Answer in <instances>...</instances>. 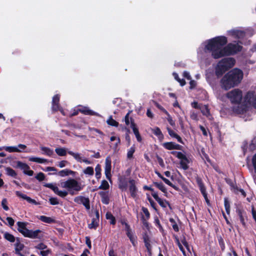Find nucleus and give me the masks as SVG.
I'll return each instance as SVG.
<instances>
[{"mask_svg":"<svg viewBox=\"0 0 256 256\" xmlns=\"http://www.w3.org/2000/svg\"><path fill=\"white\" fill-rule=\"evenodd\" d=\"M244 76L243 72L238 68H234L228 72L220 80L222 88L228 90L234 88L240 83Z\"/></svg>","mask_w":256,"mask_h":256,"instance_id":"f257e3e1","label":"nucleus"},{"mask_svg":"<svg viewBox=\"0 0 256 256\" xmlns=\"http://www.w3.org/2000/svg\"><path fill=\"white\" fill-rule=\"evenodd\" d=\"M228 42L227 38L225 36H218L208 40L205 48L212 52V56L214 59H218L214 56V54H218L222 48Z\"/></svg>","mask_w":256,"mask_h":256,"instance_id":"f03ea898","label":"nucleus"},{"mask_svg":"<svg viewBox=\"0 0 256 256\" xmlns=\"http://www.w3.org/2000/svg\"><path fill=\"white\" fill-rule=\"evenodd\" d=\"M242 46L238 43H229L227 46L222 48V50L218 54H214L216 58H220L224 56L234 55L240 52Z\"/></svg>","mask_w":256,"mask_h":256,"instance_id":"7ed1b4c3","label":"nucleus"},{"mask_svg":"<svg viewBox=\"0 0 256 256\" xmlns=\"http://www.w3.org/2000/svg\"><path fill=\"white\" fill-rule=\"evenodd\" d=\"M62 187L68 189L70 194L73 196L76 194L74 191H80L83 189L84 186L82 185L75 179L69 178L63 183Z\"/></svg>","mask_w":256,"mask_h":256,"instance_id":"20e7f679","label":"nucleus"},{"mask_svg":"<svg viewBox=\"0 0 256 256\" xmlns=\"http://www.w3.org/2000/svg\"><path fill=\"white\" fill-rule=\"evenodd\" d=\"M226 96L230 99L232 103L239 104L240 103L242 100V92L238 88L234 89L228 92Z\"/></svg>","mask_w":256,"mask_h":256,"instance_id":"39448f33","label":"nucleus"},{"mask_svg":"<svg viewBox=\"0 0 256 256\" xmlns=\"http://www.w3.org/2000/svg\"><path fill=\"white\" fill-rule=\"evenodd\" d=\"M196 180L200 190L204 197L205 200L208 204H210V200L208 198V194L206 191V188L204 184L202 178L198 176L196 177Z\"/></svg>","mask_w":256,"mask_h":256,"instance_id":"423d86ee","label":"nucleus"},{"mask_svg":"<svg viewBox=\"0 0 256 256\" xmlns=\"http://www.w3.org/2000/svg\"><path fill=\"white\" fill-rule=\"evenodd\" d=\"M235 60L232 58H225L222 59L218 63L222 67L228 70L232 68L235 64Z\"/></svg>","mask_w":256,"mask_h":256,"instance_id":"0eeeda50","label":"nucleus"},{"mask_svg":"<svg viewBox=\"0 0 256 256\" xmlns=\"http://www.w3.org/2000/svg\"><path fill=\"white\" fill-rule=\"evenodd\" d=\"M16 167L23 170L24 174L26 175L32 176L34 174V171L30 170L29 166L26 163H24L20 161H17Z\"/></svg>","mask_w":256,"mask_h":256,"instance_id":"6e6552de","label":"nucleus"},{"mask_svg":"<svg viewBox=\"0 0 256 256\" xmlns=\"http://www.w3.org/2000/svg\"><path fill=\"white\" fill-rule=\"evenodd\" d=\"M74 202L78 204H82L87 210L90 208V202L88 198L84 196H78L74 198Z\"/></svg>","mask_w":256,"mask_h":256,"instance_id":"1a4fd4ad","label":"nucleus"},{"mask_svg":"<svg viewBox=\"0 0 256 256\" xmlns=\"http://www.w3.org/2000/svg\"><path fill=\"white\" fill-rule=\"evenodd\" d=\"M112 161L110 156H108L105 161L104 174L106 178L110 181L111 180L112 174Z\"/></svg>","mask_w":256,"mask_h":256,"instance_id":"9d476101","label":"nucleus"},{"mask_svg":"<svg viewBox=\"0 0 256 256\" xmlns=\"http://www.w3.org/2000/svg\"><path fill=\"white\" fill-rule=\"evenodd\" d=\"M142 238L148 253L150 256H151L152 254V246L150 244V238L147 232H146L142 234Z\"/></svg>","mask_w":256,"mask_h":256,"instance_id":"9b49d317","label":"nucleus"},{"mask_svg":"<svg viewBox=\"0 0 256 256\" xmlns=\"http://www.w3.org/2000/svg\"><path fill=\"white\" fill-rule=\"evenodd\" d=\"M128 182L130 184L129 190L130 196L132 198H134L137 196V192L138 191V189L136 186V181L134 179H130L128 180Z\"/></svg>","mask_w":256,"mask_h":256,"instance_id":"f8f14e48","label":"nucleus"},{"mask_svg":"<svg viewBox=\"0 0 256 256\" xmlns=\"http://www.w3.org/2000/svg\"><path fill=\"white\" fill-rule=\"evenodd\" d=\"M237 106L232 107V110L237 114H244L248 110V106L245 104H238Z\"/></svg>","mask_w":256,"mask_h":256,"instance_id":"ddd939ff","label":"nucleus"},{"mask_svg":"<svg viewBox=\"0 0 256 256\" xmlns=\"http://www.w3.org/2000/svg\"><path fill=\"white\" fill-rule=\"evenodd\" d=\"M152 196L155 199V200L158 203L160 206L163 208H166L167 206H170V204L169 202L166 200H162L158 196V194L157 192H154L152 194Z\"/></svg>","mask_w":256,"mask_h":256,"instance_id":"4468645a","label":"nucleus"},{"mask_svg":"<svg viewBox=\"0 0 256 256\" xmlns=\"http://www.w3.org/2000/svg\"><path fill=\"white\" fill-rule=\"evenodd\" d=\"M130 127L133 130L138 142H141L142 141V138L139 132L138 129L134 122V120L132 118H130Z\"/></svg>","mask_w":256,"mask_h":256,"instance_id":"2eb2a0df","label":"nucleus"},{"mask_svg":"<svg viewBox=\"0 0 256 256\" xmlns=\"http://www.w3.org/2000/svg\"><path fill=\"white\" fill-rule=\"evenodd\" d=\"M236 212L239 216L240 222L244 228L246 227V222L245 221V218H246V212L242 208H236Z\"/></svg>","mask_w":256,"mask_h":256,"instance_id":"dca6fc26","label":"nucleus"},{"mask_svg":"<svg viewBox=\"0 0 256 256\" xmlns=\"http://www.w3.org/2000/svg\"><path fill=\"white\" fill-rule=\"evenodd\" d=\"M26 148V146L23 144H19L18 146V147L16 146H7L6 148V150L7 152H22V150L20 149H22V150H24Z\"/></svg>","mask_w":256,"mask_h":256,"instance_id":"f3484780","label":"nucleus"},{"mask_svg":"<svg viewBox=\"0 0 256 256\" xmlns=\"http://www.w3.org/2000/svg\"><path fill=\"white\" fill-rule=\"evenodd\" d=\"M182 157L178 158L180 160V168L184 170H187L189 168L188 164L190 162V160L184 154H182Z\"/></svg>","mask_w":256,"mask_h":256,"instance_id":"a211bd4d","label":"nucleus"},{"mask_svg":"<svg viewBox=\"0 0 256 256\" xmlns=\"http://www.w3.org/2000/svg\"><path fill=\"white\" fill-rule=\"evenodd\" d=\"M60 96L58 94L54 95L52 100V110L55 112L58 111L60 108Z\"/></svg>","mask_w":256,"mask_h":256,"instance_id":"6ab92c4d","label":"nucleus"},{"mask_svg":"<svg viewBox=\"0 0 256 256\" xmlns=\"http://www.w3.org/2000/svg\"><path fill=\"white\" fill-rule=\"evenodd\" d=\"M17 196L20 197V198H23L24 200H26L30 204H34V205H37L38 202L35 200L32 199L30 197L27 196L26 194H24L22 193L20 191H16L15 192Z\"/></svg>","mask_w":256,"mask_h":256,"instance_id":"aec40b11","label":"nucleus"},{"mask_svg":"<svg viewBox=\"0 0 256 256\" xmlns=\"http://www.w3.org/2000/svg\"><path fill=\"white\" fill-rule=\"evenodd\" d=\"M76 174V172H74L72 170H68V169H64L62 170H60L58 173L57 172H54L52 173V174H56L59 176H60L62 177H64L66 176H68V175H72L73 176H74L75 174ZM52 174L49 173V174Z\"/></svg>","mask_w":256,"mask_h":256,"instance_id":"412c9836","label":"nucleus"},{"mask_svg":"<svg viewBox=\"0 0 256 256\" xmlns=\"http://www.w3.org/2000/svg\"><path fill=\"white\" fill-rule=\"evenodd\" d=\"M78 110L80 112L85 115L96 116H98V114L97 112L90 110L88 107L86 106H83L80 108H78Z\"/></svg>","mask_w":256,"mask_h":256,"instance_id":"4be33fe9","label":"nucleus"},{"mask_svg":"<svg viewBox=\"0 0 256 256\" xmlns=\"http://www.w3.org/2000/svg\"><path fill=\"white\" fill-rule=\"evenodd\" d=\"M118 187L122 190H125L128 187L127 180L125 176L118 178Z\"/></svg>","mask_w":256,"mask_h":256,"instance_id":"5701e85b","label":"nucleus"},{"mask_svg":"<svg viewBox=\"0 0 256 256\" xmlns=\"http://www.w3.org/2000/svg\"><path fill=\"white\" fill-rule=\"evenodd\" d=\"M227 70H228L222 67L220 64L218 63L217 66L216 67L215 74L217 78H219L221 77Z\"/></svg>","mask_w":256,"mask_h":256,"instance_id":"b1692460","label":"nucleus"},{"mask_svg":"<svg viewBox=\"0 0 256 256\" xmlns=\"http://www.w3.org/2000/svg\"><path fill=\"white\" fill-rule=\"evenodd\" d=\"M231 35L237 38H242L245 36L246 33L241 30H234L230 32Z\"/></svg>","mask_w":256,"mask_h":256,"instance_id":"393cba45","label":"nucleus"},{"mask_svg":"<svg viewBox=\"0 0 256 256\" xmlns=\"http://www.w3.org/2000/svg\"><path fill=\"white\" fill-rule=\"evenodd\" d=\"M101 198L102 202L105 204H108L110 202V198L108 192L101 191L99 192Z\"/></svg>","mask_w":256,"mask_h":256,"instance_id":"a878e982","label":"nucleus"},{"mask_svg":"<svg viewBox=\"0 0 256 256\" xmlns=\"http://www.w3.org/2000/svg\"><path fill=\"white\" fill-rule=\"evenodd\" d=\"M152 133L158 137L160 142H162L164 140V134L158 127H155L152 130Z\"/></svg>","mask_w":256,"mask_h":256,"instance_id":"bb28decb","label":"nucleus"},{"mask_svg":"<svg viewBox=\"0 0 256 256\" xmlns=\"http://www.w3.org/2000/svg\"><path fill=\"white\" fill-rule=\"evenodd\" d=\"M38 218L42 222L47 224H54L56 222L54 219L45 216H40L38 217Z\"/></svg>","mask_w":256,"mask_h":256,"instance_id":"cd10ccee","label":"nucleus"},{"mask_svg":"<svg viewBox=\"0 0 256 256\" xmlns=\"http://www.w3.org/2000/svg\"><path fill=\"white\" fill-rule=\"evenodd\" d=\"M154 185L155 186H156L162 192L164 193L165 194L164 195L166 196H167L166 189V188L164 186L162 182H154Z\"/></svg>","mask_w":256,"mask_h":256,"instance_id":"c85d7f7f","label":"nucleus"},{"mask_svg":"<svg viewBox=\"0 0 256 256\" xmlns=\"http://www.w3.org/2000/svg\"><path fill=\"white\" fill-rule=\"evenodd\" d=\"M6 174L10 176L16 178L17 176V173L12 168L10 167H6L5 168Z\"/></svg>","mask_w":256,"mask_h":256,"instance_id":"c756f323","label":"nucleus"},{"mask_svg":"<svg viewBox=\"0 0 256 256\" xmlns=\"http://www.w3.org/2000/svg\"><path fill=\"white\" fill-rule=\"evenodd\" d=\"M56 154L60 156H65L67 154L66 150L64 148H58L55 149Z\"/></svg>","mask_w":256,"mask_h":256,"instance_id":"7c9ffc66","label":"nucleus"},{"mask_svg":"<svg viewBox=\"0 0 256 256\" xmlns=\"http://www.w3.org/2000/svg\"><path fill=\"white\" fill-rule=\"evenodd\" d=\"M40 150L44 152L43 154L48 156H51L54 154L53 150L49 148L42 146L40 148Z\"/></svg>","mask_w":256,"mask_h":256,"instance_id":"2f4dec72","label":"nucleus"},{"mask_svg":"<svg viewBox=\"0 0 256 256\" xmlns=\"http://www.w3.org/2000/svg\"><path fill=\"white\" fill-rule=\"evenodd\" d=\"M29 160L32 162H36L39 164H44L48 162V160L44 158H42L37 157H30Z\"/></svg>","mask_w":256,"mask_h":256,"instance_id":"473e14b6","label":"nucleus"},{"mask_svg":"<svg viewBox=\"0 0 256 256\" xmlns=\"http://www.w3.org/2000/svg\"><path fill=\"white\" fill-rule=\"evenodd\" d=\"M99 220L92 218L91 224H88V228L90 229H96L99 225Z\"/></svg>","mask_w":256,"mask_h":256,"instance_id":"72a5a7b5","label":"nucleus"},{"mask_svg":"<svg viewBox=\"0 0 256 256\" xmlns=\"http://www.w3.org/2000/svg\"><path fill=\"white\" fill-rule=\"evenodd\" d=\"M24 248V244H21L20 242L19 238H16V242L15 244V250L16 252H20L23 250Z\"/></svg>","mask_w":256,"mask_h":256,"instance_id":"f704fd0d","label":"nucleus"},{"mask_svg":"<svg viewBox=\"0 0 256 256\" xmlns=\"http://www.w3.org/2000/svg\"><path fill=\"white\" fill-rule=\"evenodd\" d=\"M4 238L10 242H14L16 240V238L12 234L6 232L4 234Z\"/></svg>","mask_w":256,"mask_h":256,"instance_id":"c9c22d12","label":"nucleus"},{"mask_svg":"<svg viewBox=\"0 0 256 256\" xmlns=\"http://www.w3.org/2000/svg\"><path fill=\"white\" fill-rule=\"evenodd\" d=\"M203 115L208 116L210 115V112L208 105H204L200 109Z\"/></svg>","mask_w":256,"mask_h":256,"instance_id":"e433bc0d","label":"nucleus"},{"mask_svg":"<svg viewBox=\"0 0 256 256\" xmlns=\"http://www.w3.org/2000/svg\"><path fill=\"white\" fill-rule=\"evenodd\" d=\"M107 220H110V224L114 225L116 224V220L115 217L110 212H107L106 215Z\"/></svg>","mask_w":256,"mask_h":256,"instance_id":"4c0bfd02","label":"nucleus"},{"mask_svg":"<svg viewBox=\"0 0 256 256\" xmlns=\"http://www.w3.org/2000/svg\"><path fill=\"white\" fill-rule=\"evenodd\" d=\"M174 142H166L162 144L163 147L168 150H174Z\"/></svg>","mask_w":256,"mask_h":256,"instance_id":"58836bf2","label":"nucleus"},{"mask_svg":"<svg viewBox=\"0 0 256 256\" xmlns=\"http://www.w3.org/2000/svg\"><path fill=\"white\" fill-rule=\"evenodd\" d=\"M68 153L70 156H72L78 162H82V159L80 154L78 153H75L72 151H68Z\"/></svg>","mask_w":256,"mask_h":256,"instance_id":"ea45409f","label":"nucleus"},{"mask_svg":"<svg viewBox=\"0 0 256 256\" xmlns=\"http://www.w3.org/2000/svg\"><path fill=\"white\" fill-rule=\"evenodd\" d=\"M173 76H174V79L177 80L180 84L181 86H184L186 84V81L184 79H180L178 75V74L176 72H174L172 74Z\"/></svg>","mask_w":256,"mask_h":256,"instance_id":"a19ab883","label":"nucleus"},{"mask_svg":"<svg viewBox=\"0 0 256 256\" xmlns=\"http://www.w3.org/2000/svg\"><path fill=\"white\" fill-rule=\"evenodd\" d=\"M107 124L111 126L118 127V122L116 120L113 119L112 116H110L106 121Z\"/></svg>","mask_w":256,"mask_h":256,"instance_id":"79ce46f5","label":"nucleus"},{"mask_svg":"<svg viewBox=\"0 0 256 256\" xmlns=\"http://www.w3.org/2000/svg\"><path fill=\"white\" fill-rule=\"evenodd\" d=\"M17 225L18 226V230L20 232L26 228V222H17Z\"/></svg>","mask_w":256,"mask_h":256,"instance_id":"37998d69","label":"nucleus"},{"mask_svg":"<svg viewBox=\"0 0 256 256\" xmlns=\"http://www.w3.org/2000/svg\"><path fill=\"white\" fill-rule=\"evenodd\" d=\"M101 166L100 164H98L95 168L96 178L98 180L101 178Z\"/></svg>","mask_w":256,"mask_h":256,"instance_id":"c03bdc74","label":"nucleus"},{"mask_svg":"<svg viewBox=\"0 0 256 256\" xmlns=\"http://www.w3.org/2000/svg\"><path fill=\"white\" fill-rule=\"evenodd\" d=\"M162 180L168 185L169 186L172 187L173 188H174L175 190H177V191H180V188L173 184L168 179L166 178H163Z\"/></svg>","mask_w":256,"mask_h":256,"instance_id":"a18cd8bd","label":"nucleus"},{"mask_svg":"<svg viewBox=\"0 0 256 256\" xmlns=\"http://www.w3.org/2000/svg\"><path fill=\"white\" fill-rule=\"evenodd\" d=\"M154 223L155 226L158 228L160 231L161 232H163L164 231V228H163L162 226L161 225V224L160 223V221L158 216H156L154 218Z\"/></svg>","mask_w":256,"mask_h":256,"instance_id":"49530a36","label":"nucleus"},{"mask_svg":"<svg viewBox=\"0 0 256 256\" xmlns=\"http://www.w3.org/2000/svg\"><path fill=\"white\" fill-rule=\"evenodd\" d=\"M110 188L109 184L108 182L106 180H102V181L101 184L99 186V189L106 190H108Z\"/></svg>","mask_w":256,"mask_h":256,"instance_id":"de8ad7c7","label":"nucleus"},{"mask_svg":"<svg viewBox=\"0 0 256 256\" xmlns=\"http://www.w3.org/2000/svg\"><path fill=\"white\" fill-rule=\"evenodd\" d=\"M218 242L219 245L220 247L221 250L222 252H224L225 250V244L224 240L223 238L221 236H218Z\"/></svg>","mask_w":256,"mask_h":256,"instance_id":"09e8293b","label":"nucleus"},{"mask_svg":"<svg viewBox=\"0 0 256 256\" xmlns=\"http://www.w3.org/2000/svg\"><path fill=\"white\" fill-rule=\"evenodd\" d=\"M135 152V147L134 146L130 147V148L128 150L127 152V158L129 160H130L133 158V154Z\"/></svg>","mask_w":256,"mask_h":256,"instance_id":"8fccbe9b","label":"nucleus"},{"mask_svg":"<svg viewBox=\"0 0 256 256\" xmlns=\"http://www.w3.org/2000/svg\"><path fill=\"white\" fill-rule=\"evenodd\" d=\"M224 208H225L226 212L228 214H230V202L228 200V198H224Z\"/></svg>","mask_w":256,"mask_h":256,"instance_id":"3c124183","label":"nucleus"},{"mask_svg":"<svg viewBox=\"0 0 256 256\" xmlns=\"http://www.w3.org/2000/svg\"><path fill=\"white\" fill-rule=\"evenodd\" d=\"M224 180L227 184H228L234 190H238V187L235 185L232 180L229 178H225Z\"/></svg>","mask_w":256,"mask_h":256,"instance_id":"603ef678","label":"nucleus"},{"mask_svg":"<svg viewBox=\"0 0 256 256\" xmlns=\"http://www.w3.org/2000/svg\"><path fill=\"white\" fill-rule=\"evenodd\" d=\"M84 173L86 174L92 176L94 174V168L92 166H88L83 171Z\"/></svg>","mask_w":256,"mask_h":256,"instance_id":"864d4df0","label":"nucleus"},{"mask_svg":"<svg viewBox=\"0 0 256 256\" xmlns=\"http://www.w3.org/2000/svg\"><path fill=\"white\" fill-rule=\"evenodd\" d=\"M120 222L124 226V230L126 232V233L132 232L130 225L126 222V220H122Z\"/></svg>","mask_w":256,"mask_h":256,"instance_id":"5fc2aeb1","label":"nucleus"},{"mask_svg":"<svg viewBox=\"0 0 256 256\" xmlns=\"http://www.w3.org/2000/svg\"><path fill=\"white\" fill-rule=\"evenodd\" d=\"M54 193L62 198H64L68 194V192L66 191L60 190L58 188H57V190H56Z\"/></svg>","mask_w":256,"mask_h":256,"instance_id":"6e6d98bb","label":"nucleus"},{"mask_svg":"<svg viewBox=\"0 0 256 256\" xmlns=\"http://www.w3.org/2000/svg\"><path fill=\"white\" fill-rule=\"evenodd\" d=\"M44 186L46 188H50L53 190L54 192H56V190H57L58 186L52 183H44Z\"/></svg>","mask_w":256,"mask_h":256,"instance_id":"4d7b16f0","label":"nucleus"},{"mask_svg":"<svg viewBox=\"0 0 256 256\" xmlns=\"http://www.w3.org/2000/svg\"><path fill=\"white\" fill-rule=\"evenodd\" d=\"M126 234L127 236L129 238L130 242L132 243L133 246H135L136 240H135V238L132 235V232H126Z\"/></svg>","mask_w":256,"mask_h":256,"instance_id":"13d9d810","label":"nucleus"},{"mask_svg":"<svg viewBox=\"0 0 256 256\" xmlns=\"http://www.w3.org/2000/svg\"><path fill=\"white\" fill-rule=\"evenodd\" d=\"M141 220L142 221L143 225L146 227V228L148 230H150L149 224L148 222V220L145 219L144 216V215H142L141 217Z\"/></svg>","mask_w":256,"mask_h":256,"instance_id":"bf43d9fd","label":"nucleus"},{"mask_svg":"<svg viewBox=\"0 0 256 256\" xmlns=\"http://www.w3.org/2000/svg\"><path fill=\"white\" fill-rule=\"evenodd\" d=\"M253 96V94L251 92H248L246 94V95L244 96V100L245 102H246L248 103H250L251 102V98Z\"/></svg>","mask_w":256,"mask_h":256,"instance_id":"052dcab7","label":"nucleus"},{"mask_svg":"<svg viewBox=\"0 0 256 256\" xmlns=\"http://www.w3.org/2000/svg\"><path fill=\"white\" fill-rule=\"evenodd\" d=\"M142 210L145 215V219L148 220L150 218V213L148 209L145 207L142 206Z\"/></svg>","mask_w":256,"mask_h":256,"instance_id":"680f3d73","label":"nucleus"},{"mask_svg":"<svg viewBox=\"0 0 256 256\" xmlns=\"http://www.w3.org/2000/svg\"><path fill=\"white\" fill-rule=\"evenodd\" d=\"M36 178L39 180L40 182H42L45 179V175L44 173L42 172H40L38 173L36 176H35Z\"/></svg>","mask_w":256,"mask_h":256,"instance_id":"e2e57ef3","label":"nucleus"},{"mask_svg":"<svg viewBox=\"0 0 256 256\" xmlns=\"http://www.w3.org/2000/svg\"><path fill=\"white\" fill-rule=\"evenodd\" d=\"M7 204H8V201H7L6 198H3L2 201V207L6 211H8L9 210V208L7 206Z\"/></svg>","mask_w":256,"mask_h":256,"instance_id":"0e129e2a","label":"nucleus"},{"mask_svg":"<svg viewBox=\"0 0 256 256\" xmlns=\"http://www.w3.org/2000/svg\"><path fill=\"white\" fill-rule=\"evenodd\" d=\"M49 202L52 205H57L59 202L57 198L51 197L49 198Z\"/></svg>","mask_w":256,"mask_h":256,"instance_id":"69168bd1","label":"nucleus"},{"mask_svg":"<svg viewBox=\"0 0 256 256\" xmlns=\"http://www.w3.org/2000/svg\"><path fill=\"white\" fill-rule=\"evenodd\" d=\"M148 202H150V204L151 206L155 210H157V208H156V204L155 203V202L152 200V199L148 196Z\"/></svg>","mask_w":256,"mask_h":256,"instance_id":"338daca9","label":"nucleus"},{"mask_svg":"<svg viewBox=\"0 0 256 256\" xmlns=\"http://www.w3.org/2000/svg\"><path fill=\"white\" fill-rule=\"evenodd\" d=\"M252 161L254 172L256 173V153L253 156Z\"/></svg>","mask_w":256,"mask_h":256,"instance_id":"774afa93","label":"nucleus"}]
</instances>
